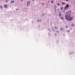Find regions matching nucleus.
<instances>
[{
	"instance_id": "nucleus-1",
	"label": "nucleus",
	"mask_w": 75,
	"mask_h": 75,
	"mask_svg": "<svg viewBox=\"0 0 75 75\" xmlns=\"http://www.w3.org/2000/svg\"><path fill=\"white\" fill-rule=\"evenodd\" d=\"M65 19L68 21H72V18L69 15H65Z\"/></svg>"
},
{
	"instance_id": "nucleus-2",
	"label": "nucleus",
	"mask_w": 75,
	"mask_h": 75,
	"mask_svg": "<svg viewBox=\"0 0 75 75\" xmlns=\"http://www.w3.org/2000/svg\"><path fill=\"white\" fill-rule=\"evenodd\" d=\"M68 8H69V4H67L66 6L64 8V10H68Z\"/></svg>"
},
{
	"instance_id": "nucleus-3",
	"label": "nucleus",
	"mask_w": 75,
	"mask_h": 75,
	"mask_svg": "<svg viewBox=\"0 0 75 75\" xmlns=\"http://www.w3.org/2000/svg\"><path fill=\"white\" fill-rule=\"evenodd\" d=\"M30 4V2L28 1L27 3V5L28 6H29Z\"/></svg>"
},
{
	"instance_id": "nucleus-4",
	"label": "nucleus",
	"mask_w": 75,
	"mask_h": 75,
	"mask_svg": "<svg viewBox=\"0 0 75 75\" xmlns=\"http://www.w3.org/2000/svg\"><path fill=\"white\" fill-rule=\"evenodd\" d=\"M59 16L60 17V16H61V12L59 13Z\"/></svg>"
},
{
	"instance_id": "nucleus-5",
	"label": "nucleus",
	"mask_w": 75,
	"mask_h": 75,
	"mask_svg": "<svg viewBox=\"0 0 75 75\" xmlns=\"http://www.w3.org/2000/svg\"><path fill=\"white\" fill-rule=\"evenodd\" d=\"M61 4H62V5H65V2H62L61 3Z\"/></svg>"
},
{
	"instance_id": "nucleus-6",
	"label": "nucleus",
	"mask_w": 75,
	"mask_h": 75,
	"mask_svg": "<svg viewBox=\"0 0 75 75\" xmlns=\"http://www.w3.org/2000/svg\"><path fill=\"white\" fill-rule=\"evenodd\" d=\"M4 7H5V8H7V5H5L4 6Z\"/></svg>"
},
{
	"instance_id": "nucleus-7",
	"label": "nucleus",
	"mask_w": 75,
	"mask_h": 75,
	"mask_svg": "<svg viewBox=\"0 0 75 75\" xmlns=\"http://www.w3.org/2000/svg\"><path fill=\"white\" fill-rule=\"evenodd\" d=\"M37 21H38V22H40L41 21V20H37Z\"/></svg>"
},
{
	"instance_id": "nucleus-8",
	"label": "nucleus",
	"mask_w": 75,
	"mask_h": 75,
	"mask_svg": "<svg viewBox=\"0 0 75 75\" xmlns=\"http://www.w3.org/2000/svg\"><path fill=\"white\" fill-rule=\"evenodd\" d=\"M64 30V29H63V28H61L60 29L61 31H62V30Z\"/></svg>"
},
{
	"instance_id": "nucleus-9",
	"label": "nucleus",
	"mask_w": 75,
	"mask_h": 75,
	"mask_svg": "<svg viewBox=\"0 0 75 75\" xmlns=\"http://www.w3.org/2000/svg\"><path fill=\"white\" fill-rule=\"evenodd\" d=\"M61 18L62 19V20H64V18H63V17H61Z\"/></svg>"
},
{
	"instance_id": "nucleus-10",
	"label": "nucleus",
	"mask_w": 75,
	"mask_h": 75,
	"mask_svg": "<svg viewBox=\"0 0 75 75\" xmlns=\"http://www.w3.org/2000/svg\"><path fill=\"white\" fill-rule=\"evenodd\" d=\"M14 1H11V3H14Z\"/></svg>"
},
{
	"instance_id": "nucleus-11",
	"label": "nucleus",
	"mask_w": 75,
	"mask_h": 75,
	"mask_svg": "<svg viewBox=\"0 0 75 75\" xmlns=\"http://www.w3.org/2000/svg\"><path fill=\"white\" fill-rule=\"evenodd\" d=\"M62 9H63V7L60 8V10H62Z\"/></svg>"
},
{
	"instance_id": "nucleus-12",
	"label": "nucleus",
	"mask_w": 75,
	"mask_h": 75,
	"mask_svg": "<svg viewBox=\"0 0 75 75\" xmlns=\"http://www.w3.org/2000/svg\"><path fill=\"white\" fill-rule=\"evenodd\" d=\"M57 5H58V6H59V3H58L57 4Z\"/></svg>"
},
{
	"instance_id": "nucleus-13",
	"label": "nucleus",
	"mask_w": 75,
	"mask_h": 75,
	"mask_svg": "<svg viewBox=\"0 0 75 75\" xmlns=\"http://www.w3.org/2000/svg\"><path fill=\"white\" fill-rule=\"evenodd\" d=\"M55 29H58V28L57 27H55Z\"/></svg>"
},
{
	"instance_id": "nucleus-14",
	"label": "nucleus",
	"mask_w": 75,
	"mask_h": 75,
	"mask_svg": "<svg viewBox=\"0 0 75 75\" xmlns=\"http://www.w3.org/2000/svg\"><path fill=\"white\" fill-rule=\"evenodd\" d=\"M53 1H51V3H53Z\"/></svg>"
},
{
	"instance_id": "nucleus-15",
	"label": "nucleus",
	"mask_w": 75,
	"mask_h": 75,
	"mask_svg": "<svg viewBox=\"0 0 75 75\" xmlns=\"http://www.w3.org/2000/svg\"><path fill=\"white\" fill-rule=\"evenodd\" d=\"M1 9H2V6H1Z\"/></svg>"
},
{
	"instance_id": "nucleus-16",
	"label": "nucleus",
	"mask_w": 75,
	"mask_h": 75,
	"mask_svg": "<svg viewBox=\"0 0 75 75\" xmlns=\"http://www.w3.org/2000/svg\"><path fill=\"white\" fill-rule=\"evenodd\" d=\"M5 1L6 2V3H7V1Z\"/></svg>"
},
{
	"instance_id": "nucleus-17",
	"label": "nucleus",
	"mask_w": 75,
	"mask_h": 75,
	"mask_svg": "<svg viewBox=\"0 0 75 75\" xmlns=\"http://www.w3.org/2000/svg\"><path fill=\"white\" fill-rule=\"evenodd\" d=\"M68 1V0H66V1Z\"/></svg>"
},
{
	"instance_id": "nucleus-18",
	"label": "nucleus",
	"mask_w": 75,
	"mask_h": 75,
	"mask_svg": "<svg viewBox=\"0 0 75 75\" xmlns=\"http://www.w3.org/2000/svg\"><path fill=\"white\" fill-rule=\"evenodd\" d=\"M42 4L43 5H44V3H42Z\"/></svg>"
},
{
	"instance_id": "nucleus-19",
	"label": "nucleus",
	"mask_w": 75,
	"mask_h": 75,
	"mask_svg": "<svg viewBox=\"0 0 75 75\" xmlns=\"http://www.w3.org/2000/svg\"><path fill=\"white\" fill-rule=\"evenodd\" d=\"M70 31L69 30V31H68V32H69Z\"/></svg>"
},
{
	"instance_id": "nucleus-20",
	"label": "nucleus",
	"mask_w": 75,
	"mask_h": 75,
	"mask_svg": "<svg viewBox=\"0 0 75 75\" xmlns=\"http://www.w3.org/2000/svg\"><path fill=\"white\" fill-rule=\"evenodd\" d=\"M66 28H68V27H67V26H66Z\"/></svg>"
},
{
	"instance_id": "nucleus-21",
	"label": "nucleus",
	"mask_w": 75,
	"mask_h": 75,
	"mask_svg": "<svg viewBox=\"0 0 75 75\" xmlns=\"http://www.w3.org/2000/svg\"><path fill=\"white\" fill-rule=\"evenodd\" d=\"M58 10H59V9H58L57 10V11H58Z\"/></svg>"
},
{
	"instance_id": "nucleus-22",
	"label": "nucleus",
	"mask_w": 75,
	"mask_h": 75,
	"mask_svg": "<svg viewBox=\"0 0 75 75\" xmlns=\"http://www.w3.org/2000/svg\"><path fill=\"white\" fill-rule=\"evenodd\" d=\"M56 32H57V33H59V32H58V31H57Z\"/></svg>"
},
{
	"instance_id": "nucleus-23",
	"label": "nucleus",
	"mask_w": 75,
	"mask_h": 75,
	"mask_svg": "<svg viewBox=\"0 0 75 75\" xmlns=\"http://www.w3.org/2000/svg\"><path fill=\"white\" fill-rule=\"evenodd\" d=\"M18 10V9H16V10Z\"/></svg>"
},
{
	"instance_id": "nucleus-24",
	"label": "nucleus",
	"mask_w": 75,
	"mask_h": 75,
	"mask_svg": "<svg viewBox=\"0 0 75 75\" xmlns=\"http://www.w3.org/2000/svg\"><path fill=\"white\" fill-rule=\"evenodd\" d=\"M23 0H21V1H23Z\"/></svg>"
},
{
	"instance_id": "nucleus-25",
	"label": "nucleus",
	"mask_w": 75,
	"mask_h": 75,
	"mask_svg": "<svg viewBox=\"0 0 75 75\" xmlns=\"http://www.w3.org/2000/svg\"><path fill=\"white\" fill-rule=\"evenodd\" d=\"M33 1H34V0H32Z\"/></svg>"
}]
</instances>
